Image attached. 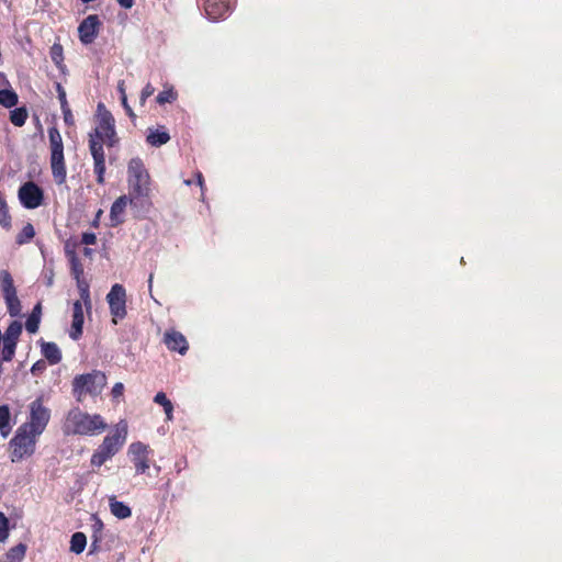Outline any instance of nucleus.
<instances>
[{
	"label": "nucleus",
	"mask_w": 562,
	"mask_h": 562,
	"mask_svg": "<svg viewBox=\"0 0 562 562\" xmlns=\"http://www.w3.org/2000/svg\"><path fill=\"white\" fill-rule=\"evenodd\" d=\"M82 243L86 245H94L97 243V236L93 233H83Z\"/></svg>",
	"instance_id": "obj_42"
},
{
	"label": "nucleus",
	"mask_w": 562,
	"mask_h": 562,
	"mask_svg": "<svg viewBox=\"0 0 562 562\" xmlns=\"http://www.w3.org/2000/svg\"><path fill=\"white\" fill-rule=\"evenodd\" d=\"M106 384V376L101 371L82 374L74 380V392L79 402H82L87 395H99Z\"/></svg>",
	"instance_id": "obj_6"
},
{
	"label": "nucleus",
	"mask_w": 562,
	"mask_h": 562,
	"mask_svg": "<svg viewBox=\"0 0 562 562\" xmlns=\"http://www.w3.org/2000/svg\"><path fill=\"white\" fill-rule=\"evenodd\" d=\"M26 546L19 543L11 548L7 553V562H21L24 559Z\"/></svg>",
	"instance_id": "obj_27"
},
{
	"label": "nucleus",
	"mask_w": 562,
	"mask_h": 562,
	"mask_svg": "<svg viewBox=\"0 0 562 562\" xmlns=\"http://www.w3.org/2000/svg\"><path fill=\"white\" fill-rule=\"evenodd\" d=\"M18 102V95L12 90H1L0 91V104L5 108H11L15 105Z\"/></svg>",
	"instance_id": "obj_31"
},
{
	"label": "nucleus",
	"mask_w": 562,
	"mask_h": 562,
	"mask_svg": "<svg viewBox=\"0 0 562 562\" xmlns=\"http://www.w3.org/2000/svg\"><path fill=\"white\" fill-rule=\"evenodd\" d=\"M14 348H15V342L3 341L2 359L4 361L11 360L12 356L14 355Z\"/></svg>",
	"instance_id": "obj_37"
},
{
	"label": "nucleus",
	"mask_w": 562,
	"mask_h": 562,
	"mask_svg": "<svg viewBox=\"0 0 562 562\" xmlns=\"http://www.w3.org/2000/svg\"><path fill=\"white\" fill-rule=\"evenodd\" d=\"M127 437V424L124 420H121L116 427L115 431L112 436H106L98 448V450L93 453L91 458L92 465L101 467L106 460L112 458L124 445Z\"/></svg>",
	"instance_id": "obj_3"
},
{
	"label": "nucleus",
	"mask_w": 562,
	"mask_h": 562,
	"mask_svg": "<svg viewBox=\"0 0 562 562\" xmlns=\"http://www.w3.org/2000/svg\"><path fill=\"white\" fill-rule=\"evenodd\" d=\"M37 311H40V305L35 306V308L33 311V314L26 321L25 328L30 333H36L37 329H38L40 319H38V317L36 315Z\"/></svg>",
	"instance_id": "obj_35"
},
{
	"label": "nucleus",
	"mask_w": 562,
	"mask_h": 562,
	"mask_svg": "<svg viewBox=\"0 0 562 562\" xmlns=\"http://www.w3.org/2000/svg\"><path fill=\"white\" fill-rule=\"evenodd\" d=\"M176 99L177 92L171 86H165V89L156 98L159 104L172 103Z\"/></svg>",
	"instance_id": "obj_28"
},
{
	"label": "nucleus",
	"mask_w": 562,
	"mask_h": 562,
	"mask_svg": "<svg viewBox=\"0 0 562 562\" xmlns=\"http://www.w3.org/2000/svg\"><path fill=\"white\" fill-rule=\"evenodd\" d=\"M121 102L124 109H128L127 97H121Z\"/></svg>",
	"instance_id": "obj_47"
},
{
	"label": "nucleus",
	"mask_w": 562,
	"mask_h": 562,
	"mask_svg": "<svg viewBox=\"0 0 562 562\" xmlns=\"http://www.w3.org/2000/svg\"><path fill=\"white\" fill-rule=\"evenodd\" d=\"M111 514L117 519H127L132 516V509L128 505L117 501L115 495L108 497Z\"/></svg>",
	"instance_id": "obj_16"
},
{
	"label": "nucleus",
	"mask_w": 562,
	"mask_h": 562,
	"mask_svg": "<svg viewBox=\"0 0 562 562\" xmlns=\"http://www.w3.org/2000/svg\"><path fill=\"white\" fill-rule=\"evenodd\" d=\"M50 168L54 180L57 184H63L66 180V166L63 154H50Z\"/></svg>",
	"instance_id": "obj_14"
},
{
	"label": "nucleus",
	"mask_w": 562,
	"mask_h": 562,
	"mask_svg": "<svg viewBox=\"0 0 562 562\" xmlns=\"http://www.w3.org/2000/svg\"><path fill=\"white\" fill-rule=\"evenodd\" d=\"M151 178L144 161L132 158L127 162V187L130 204L142 212H148L151 206Z\"/></svg>",
	"instance_id": "obj_1"
},
{
	"label": "nucleus",
	"mask_w": 562,
	"mask_h": 562,
	"mask_svg": "<svg viewBox=\"0 0 562 562\" xmlns=\"http://www.w3.org/2000/svg\"><path fill=\"white\" fill-rule=\"evenodd\" d=\"M124 393V385L123 383L119 382V383H115L114 386L112 387V391H111V394H112V397L114 400H117L120 398Z\"/></svg>",
	"instance_id": "obj_41"
},
{
	"label": "nucleus",
	"mask_w": 562,
	"mask_h": 562,
	"mask_svg": "<svg viewBox=\"0 0 562 562\" xmlns=\"http://www.w3.org/2000/svg\"><path fill=\"white\" fill-rule=\"evenodd\" d=\"M105 427L106 424L100 415H90L78 408L70 411L65 422L66 431L78 435H93Z\"/></svg>",
	"instance_id": "obj_2"
},
{
	"label": "nucleus",
	"mask_w": 562,
	"mask_h": 562,
	"mask_svg": "<svg viewBox=\"0 0 562 562\" xmlns=\"http://www.w3.org/2000/svg\"><path fill=\"white\" fill-rule=\"evenodd\" d=\"M164 341L170 350L183 355L188 349V342L184 336L176 330H168L165 334Z\"/></svg>",
	"instance_id": "obj_13"
},
{
	"label": "nucleus",
	"mask_w": 562,
	"mask_h": 562,
	"mask_svg": "<svg viewBox=\"0 0 562 562\" xmlns=\"http://www.w3.org/2000/svg\"><path fill=\"white\" fill-rule=\"evenodd\" d=\"M227 10L228 7L223 0H209L205 5V12L212 20L222 18Z\"/></svg>",
	"instance_id": "obj_17"
},
{
	"label": "nucleus",
	"mask_w": 562,
	"mask_h": 562,
	"mask_svg": "<svg viewBox=\"0 0 562 562\" xmlns=\"http://www.w3.org/2000/svg\"><path fill=\"white\" fill-rule=\"evenodd\" d=\"M87 544V538L82 532H76L70 540V550L76 554L81 553Z\"/></svg>",
	"instance_id": "obj_26"
},
{
	"label": "nucleus",
	"mask_w": 562,
	"mask_h": 562,
	"mask_svg": "<svg viewBox=\"0 0 562 562\" xmlns=\"http://www.w3.org/2000/svg\"><path fill=\"white\" fill-rule=\"evenodd\" d=\"M50 420V408L46 405L44 397L38 396L27 405V416L22 424L31 431L42 435Z\"/></svg>",
	"instance_id": "obj_5"
},
{
	"label": "nucleus",
	"mask_w": 562,
	"mask_h": 562,
	"mask_svg": "<svg viewBox=\"0 0 562 562\" xmlns=\"http://www.w3.org/2000/svg\"><path fill=\"white\" fill-rule=\"evenodd\" d=\"M22 331V325L19 322H13L7 329L3 341L16 342L18 337Z\"/></svg>",
	"instance_id": "obj_29"
},
{
	"label": "nucleus",
	"mask_w": 562,
	"mask_h": 562,
	"mask_svg": "<svg viewBox=\"0 0 562 562\" xmlns=\"http://www.w3.org/2000/svg\"><path fill=\"white\" fill-rule=\"evenodd\" d=\"M11 414L7 405L0 406V432L2 437H7L11 431Z\"/></svg>",
	"instance_id": "obj_21"
},
{
	"label": "nucleus",
	"mask_w": 562,
	"mask_h": 562,
	"mask_svg": "<svg viewBox=\"0 0 562 562\" xmlns=\"http://www.w3.org/2000/svg\"><path fill=\"white\" fill-rule=\"evenodd\" d=\"M40 436L21 425L10 441L11 461L19 462L24 458L31 457L35 452Z\"/></svg>",
	"instance_id": "obj_4"
},
{
	"label": "nucleus",
	"mask_w": 562,
	"mask_h": 562,
	"mask_svg": "<svg viewBox=\"0 0 562 562\" xmlns=\"http://www.w3.org/2000/svg\"><path fill=\"white\" fill-rule=\"evenodd\" d=\"M126 113L128 114L130 117H135V114L132 110V108L128 105V109H125Z\"/></svg>",
	"instance_id": "obj_51"
},
{
	"label": "nucleus",
	"mask_w": 562,
	"mask_h": 562,
	"mask_svg": "<svg viewBox=\"0 0 562 562\" xmlns=\"http://www.w3.org/2000/svg\"><path fill=\"white\" fill-rule=\"evenodd\" d=\"M50 154H63L64 146L59 131L56 127L48 130Z\"/></svg>",
	"instance_id": "obj_19"
},
{
	"label": "nucleus",
	"mask_w": 562,
	"mask_h": 562,
	"mask_svg": "<svg viewBox=\"0 0 562 562\" xmlns=\"http://www.w3.org/2000/svg\"><path fill=\"white\" fill-rule=\"evenodd\" d=\"M77 288L80 294V300L83 304L87 311L91 310V299H90V291H89V284L83 279L77 280Z\"/></svg>",
	"instance_id": "obj_23"
},
{
	"label": "nucleus",
	"mask_w": 562,
	"mask_h": 562,
	"mask_svg": "<svg viewBox=\"0 0 562 562\" xmlns=\"http://www.w3.org/2000/svg\"><path fill=\"white\" fill-rule=\"evenodd\" d=\"M52 59L53 61L56 64V65H60L61 60H63V49H61V46L59 45H54L52 47Z\"/></svg>",
	"instance_id": "obj_40"
},
{
	"label": "nucleus",
	"mask_w": 562,
	"mask_h": 562,
	"mask_svg": "<svg viewBox=\"0 0 562 562\" xmlns=\"http://www.w3.org/2000/svg\"><path fill=\"white\" fill-rule=\"evenodd\" d=\"M67 254L70 258L71 271H72V274L75 276L76 280L82 279L81 276L83 273V269H82V266H81L79 259L77 258V256L75 255L74 251H70L67 249Z\"/></svg>",
	"instance_id": "obj_32"
},
{
	"label": "nucleus",
	"mask_w": 562,
	"mask_h": 562,
	"mask_svg": "<svg viewBox=\"0 0 562 562\" xmlns=\"http://www.w3.org/2000/svg\"><path fill=\"white\" fill-rule=\"evenodd\" d=\"M94 160V172L98 176V182L103 183L104 182V172H105V159L104 158H97Z\"/></svg>",
	"instance_id": "obj_36"
},
{
	"label": "nucleus",
	"mask_w": 562,
	"mask_h": 562,
	"mask_svg": "<svg viewBox=\"0 0 562 562\" xmlns=\"http://www.w3.org/2000/svg\"><path fill=\"white\" fill-rule=\"evenodd\" d=\"M95 137L108 146L116 144V134L114 130V119L110 112L103 111L99 114V123L95 127Z\"/></svg>",
	"instance_id": "obj_9"
},
{
	"label": "nucleus",
	"mask_w": 562,
	"mask_h": 562,
	"mask_svg": "<svg viewBox=\"0 0 562 562\" xmlns=\"http://www.w3.org/2000/svg\"><path fill=\"white\" fill-rule=\"evenodd\" d=\"M119 4L125 9H131L134 4V0H117Z\"/></svg>",
	"instance_id": "obj_45"
},
{
	"label": "nucleus",
	"mask_w": 562,
	"mask_h": 562,
	"mask_svg": "<svg viewBox=\"0 0 562 562\" xmlns=\"http://www.w3.org/2000/svg\"><path fill=\"white\" fill-rule=\"evenodd\" d=\"M102 143L103 142H101L99 138L95 139L93 136H91L89 147L93 159L104 158Z\"/></svg>",
	"instance_id": "obj_33"
},
{
	"label": "nucleus",
	"mask_w": 562,
	"mask_h": 562,
	"mask_svg": "<svg viewBox=\"0 0 562 562\" xmlns=\"http://www.w3.org/2000/svg\"><path fill=\"white\" fill-rule=\"evenodd\" d=\"M130 204V194L119 196L110 210V225L115 227L124 222L125 209Z\"/></svg>",
	"instance_id": "obj_12"
},
{
	"label": "nucleus",
	"mask_w": 562,
	"mask_h": 562,
	"mask_svg": "<svg viewBox=\"0 0 562 562\" xmlns=\"http://www.w3.org/2000/svg\"><path fill=\"white\" fill-rule=\"evenodd\" d=\"M148 285H149V291H151V285H153V274L149 276V279H148Z\"/></svg>",
	"instance_id": "obj_52"
},
{
	"label": "nucleus",
	"mask_w": 562,
	"mask_h": 562,
	"mask_svg": "<svg viewBox=\"0 0 562 562\" xmlns=\"http://www.w3.org/2000/svg\"><path fill=\"white\" fill-rule=\"evenodd\" d=\"M99 24L100 22L97 15H89L80 23L78 32L80 41L83 44H90L94 41Z\"/></svg>",
	"instance_id": "obj_11"
},
{
	"label": "nucleus",
	"mask_w": 562,
	"mask_h": 562,
	"mask_svg": "<svg viewBox=\"0 0 562 562\" xmlns=\"http://www.w3.org/2000/svg\"><path fill=\"white\" fill-rule=\"evenodd\" d=\"M83 306H85V304L81 301H76L74 303L70 337L75 340L78 339L80 337V335L82 334Z\"/></svg>",
	"instance_id": "obj_15"
},
{
	"label": "nucleus",
	"mask_w": 562,
	"mask_h": 562,
	"mask_svg": "<svg viewBox=\"0 0 562 562\" xmlns=\"http://www.w3.org/2000/svg\"><path fill=\"white\" fill-rule=\"evenodd\" d=\"M150 453L149 446L140 441L130 445L127 454L135 467L136 473H145L150 468Z\"/></svg>",
	"instance_id": "obj_8"
},
{
	"label": "nucleus",
	"mask_w": 562,
	"mask_h": 562,
	"mask_svg": "<svg viewBox=\"0 0 562 562\" xmlns=\"http://www.w3.org/2000/svg\"><path fill=\"white\" fill-rule=\"evenodd\" d=\"M27 113L24 109H15L11 112L10 120L15 126H22L25 123Z\"/></svg>",
	"instance_id": "obj_34"
},
{
	"label": "nucleus",
	"mask_w": 562,
	"mask_h": 562,
	"mask_svg": "<svg viewBox=\"0 0 562 562\" xmlns=\"http://www.w3.org/2000/svg\"><path fill=\"white\" fill-rule=\"evenodd\" d=\"M19 199L26 209H36L43 202V191L37 184L30 181L19 189Z\"/></svg>",
	"instance_id": "obj_10"
},
{
	"label": "nucleus",
	"mask_w": 562,
	"mask_h": 562,
	"mask_svg": "<svg viewBox=\"0 0 562 562\" xmlns=\"http://www.w3.org/2000/svg\"><path fill=\"white\" fill-rule=\"evenodd\" d=\"M57 90H58V93H59V99L61 101V104L65 105L66 104V93H65V90L63 89V87L60 85H57Z\"/></svg>",
	"instance_id": "obj_44"
},
{
	"label": "nucleus",
	"mask_w": 562,
	"mask_h": 562,
	"mask_svg": "<svg viewBox=\"0 0 562 562\" xmlns=\"http://www.w3.org/2000/svg\"><path fill=\"white\" fill-rule=\"evenodd\" d=\"M102 527H103L102 521H101L100 519H95L94 528H95L97 530H101V529H102Z\"/></svg>",
	"instance_id": "obj_48"
},
{
	"label": "nucleus",
	"mask_w": 562,
	"mask_h": 562,
	"mask_svg": "<svg viewBox=\"0 0 562 562\" xmlns=\"http://www.w3.org/2000/svg\"><path fill=\"white\" fill-rule=\"evenodd\" d=\"M196 177H198V184L202 188V187H203V177H202V173H200V172H199V173L196 175Z\"/></svg>",
	"instance_id": "obj_50"
},
{
	"label": "nucleus",
	"mask_w": 562,
	"mask_h": 562,
	"mask_svg": "<svg viewBox=\"0 0 562 562\" xmlns=\"http://www.w3.org/2000/svg\"><path fill=\"white\" fill-rule=\"evenodd\" d=\"M170 139V136L165 130H148L147 142L155 147L167 144Z\"/></svg>",
	"instance_id": "obj_18"
},
{
	"label": "nucleus",
	"mask_w": 562,
	"mask_h": 562,
	"mask_svg": "<svg viewBox=\"0 0 562 562\" xmlns=\"http://www.w3.org/2000/svg\"><path fill=\"white\" fill-rule=\"evenodd\" d=\"M155 92V88L150 85V83H147L145 86V88L142 90L140 92V97H139V103L142 105L145 104L147 98H149L150 95H153Z\"/></svg>",
	"instance_id": "obj_39"
},
{
	"label": "nucleus",
	"mask_w": 562,
	"mask_h": 562,
	"mask_svg": "<svg viewBox=\"0 0 562 562\" xmlns=\"http://www.w3.org/2000/svg\"><path fill=\"white\" fill-rule=\"evenodd\" d=\"M117 90H119L121 97L126 95L124 81H120L117 83Z\"/></svg>",
	"instance_id": "obj_46"
},
{
	"label": "nucleus",
	"mask_w": 562,
	"mask_h": 562,
	"mask_svg": "<svg viewBox=\"0 0 562 562\" xmlns=\"http://www.w3.org/2000/svg\"><path fill=\"white\" fill-rule=\"evenodd\" d=\"M0 289L3 296L16 292L13 279L7 270L0 272Z\"/></svg>",
	"instance_id": "obj_22"
},
{
	"label": "nucleus",
	"mask_w": 562,
	"mask_h": 562,
	"mask_svg": "<svg viewBox=\"0 0 562 562\" xmlns=\"http://www.w3.org/2000/svg\"><path fill=\"white\" fill-rule=\"evenodd\" d=\"M45 368V363L43 361H37L36 363L33 364L31 371L32 373H36L37 371H41Z\"/></svg>",
	"instance_id": "obj_43"
},
{
	"label": "nucleus",
	"mask_w": 562,
	"mask_h": 562,
	"mask_svg": "<svg viewBox=\"0 0 562 562\" xmlns=\"http://www.w3.org/2000/svg\"><path fill=\"white\" fill-rule=\"evenodd\" d=\"M101 215H102V210H99L98 213H97V216H95V221H98Z\"/></svg>",
	"instance_id": "obj_53"
},
{
	"label": "nucleus",
	"mask_w": 562,
	"mask_h": 562,
	"mask_svg": "<svg viewBox=\"0 0 562 562\" xmlns=\"http://www.w3.org/2000/svg\"><path fill=\"white\" fill-rule=\"evenodd\" d=\"M53 278H54V274L53 272H49L48 276H46V279H47V285H52L53 284Z\"/></svg>",
	"instance_id": "obj_49"
},
{
	"label": "nucleus",
	"mask_w": 562,
	"mask_h": 562,
	"mask_svg": "<svg viewBox=\"0 0 562 562\" xmlns=\"http://www.w3.org/2000/svg\"><path fill=\"white\" fill-rule=\"evenodd\" d=\"M8 312L11 316H16L21 313V303L16 292L3 296Z\"/></svg>",
	"instance_id": "obj_24"
},
{
	"label": "nucleus",
	"mask_w": 562,
	"mask_h": 562,
	"mask_svg": "<svg viewBox=\"0 0 562 562\" xmlns=\"http://www.w3.org/2000/svg\"><path fill=\"white\" fill-rule=\"evenodd\" d=\"M35 235V229L32 224L27 223L23 226L22 231L16 236V243L23 245L29 243Z\"/></svg>",
	"instance_id": "obj_30"
},
{
	"label": "nucleus",
	"mask_w": 562,
	"mask_h": 562,
	"mask_svg": "<svg viewBox=\"0 0 562 562\" xmlns=\"http://www.w3.org/2000/svg\"><path fill=\"white\" fill-rule=\"evenodd\" d=\"M154 402L161 405L164 407V411L166 413V417L168 420L172 419V412H173V405L172 403L167 398L166 394L164 392H158L155 397Z\"/></svg>",
	"instance_id": "obj_25"
},
{
	"label": "nucleus",
	"mask_w": 562,
	"mask_h": 562,
	"mask_svg": "<svg viewBox=\"0 0 562 562\" xmlns=\"http://www.w3.org/2000/svg\"><path fill=\"white\" fill-rule=\"evenodd\" d=\"M90 252H91V250H90V249H87V248L85 249V255H87V256H88V255H90Z\"/></svg>",
	"instance_id": "obj_54"
},
{
	"label": "nucleus",
	"mask_w": 562,
	"mask_h": 562,
	"mask_svg": "<svg viewBox=\"0 0 562 562\" xmlns=\"http://www.w3.org/2000/svg\"><path fill=\"white\" fill-rule=\"evenodd\" d=\"M8 536V518L2 513H0V541H4Z\"/></svg>",
	"instance_id": "obj_38"
},
{
	"label": "nucleus",
	"mask_w": 562,
	"mask_h": 562,
	"mask_svg": "<svg viewBox=\"0 0 562 562\" xmlns=\"http://www.w3.org/2000/svg\"><path fill=\"white\" fill-rule=\"evenodd\" d=\"M42 352L52 364L58 363L61 359L59 348L53 342L43 344Z\"/></svg>",
	"instance_id": "obj_20"
},
{
	"label": "nucleus",
	"mask_w": 562,
	"mask_h": 562,
	"mask_svg": "<svg viewBox=\"0 0 562 562\" xmlns=\"http://www.w3.org/2000/svg\"><path fill=\"white\" fill-rule=\"evenodd\" d=\"M106 301L110 306L113 323L116 324L117 319H122L126 315V292L121 284H114L106 295Z\"/></svg>",
	"instance_id": "obj_7"
}]
</instances>
